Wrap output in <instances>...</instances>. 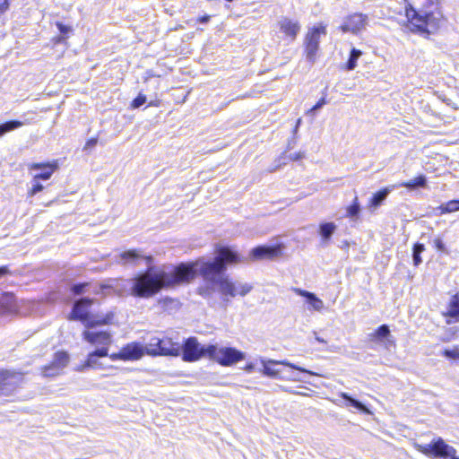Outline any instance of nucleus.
<instances>
[{"label":"nucleus","mask_w":459,"mask_h":459,"mask_svg":"<svg viewBox=\"0 0 459 459\" xmlns=\"http://www.w3.org/2000/svg\"><path fill=\"white\" fill-rule=\"evenodd\" d=\"M304 157V154L301 152L290 154V159L293 160H300Z\"/></svg>","instance_id":"de8ad7c7"},{"label":"nucleus","mask_w":459,"mask_h":459,"mask_svg":"<svg viewBox=\"0 0 459 459\" xmlns=\"http://www.w3.org/2000/svg\"><path fill=\"white\" fill-rule=\"evenodd\" d=\"M0 373H10L9 371H0Z\"/></svg>","instance_id":"6e6d98bb"},{"label":"nucleus","mask_w":459,"mask_h":459,"mask_svg":"<svg viewBox=\"0 0 459 459\" xmlns=\"http://www.w3.org/2000/svg\"><path fill=\"white\" fill-rule=\"evenodd\" d=\"M300 123H301V119L299 118V119H298L297 124H296V126H295V128H294V132H295V133L298 131V128H299V126Z\"/></svg>","instance_id":"8fccbe9b"},{"label":"nucleus","mask_w":459,"mask_h":459,"mask_svg":"<svg viewBox=\"0 0 459 459\" xmlns=\"http://www.w3.org/2000/svg\"><path fill=\"white\" fill-rule=\"evenodd\" d=\"M94 299L90 298H82L74 304L72 312L68 317L69 320H80L87 327L93 328L96 325H107L111 320L112 315H107L101 321L94 322L89 316L88 308L93 304Z\"/></svg>","instance_id":"39448f33"},{"label":"nucleus","mask_w":459,"mask_h":459,"mask_svg":"<svg viewBox=\"0 0 459 459\" xmlns=\"http://www.w3.org/2000/svg\"><path fill=\"white\" fill-rule=\"evenodd\" d=\"M23 124L18 120L7 121L0 125V137L4 134L21 127Z\"/></svg>","instance_id":"7c9ffc66"},{"label":"nucleus","mask_w":459,"mask_h":459,"mask_svg":"<svg viewBox=\"0 0 459 459\" xmlns=\"http://www.w3.org/2000/svg\"><path fill=\"white\" fill-rule=\"evenodd\" d=\"M6 298L8 299V302L12 303L13 299V296L12 294H7L6 295Z\"/></svg>","instance_id":"3c124183"},{"label":"nucleus","mask_w":459,"mask_h":459,"mask_svg":"<svg viewBox=\"0 0 459 459\" xmlns=\"http://www.w3.org/2000/svg\"><path fill=\"white\" fill-rule=\"evenodd\" d=\"M445 316L456 318V321L459 320V293L452 297L449 302L448 310Z\"/></svg>","instance_id":"bb28decb"},{"label":"nucleus","mask_w":459,"mask_h":459,"mask_svg":"<svg viewBox=\"0 0 459 459\" xmlns=\"http://www.w3.org/2000/svg\"><path fill=\"white\" fill-rule=\"evenodd\" d=\"M399 186L406 187L409 190H415L417 188H426L428 186V180L426 176L420 175L413 179L400 183Z\"/></svg>","instance_id":"4be33fe9"},{"label":"nucleus","mask_w":459,"mask_h":459,"mask_svg":"<svg viewBox=\"0 0 459 459\" xmlns=\"http://www.w3.org/2000/svg\"><path fill=\"white\" fill-rule=\"evenodd\" d=\"M291 290L297 295L304 297L312 309L321 311L324 308L323 300L317 298L315 293L299 288H292Z\"/></svg>","instance_id":"6ab92c4d"},{"label":"nucleus","mask_w":459,"mask_h":459,"mask_svg":"<svg viewBox=\"0 0 459 459\" xmlns=\"http://www.w3.org/2000/svg\"><path fill=\"white\" fill-rule=\"evenodd\" d=\"M4 13V12H2V11L0 10V17H1Z\"/></svg>","instance_id":"5fc2aeb1"},{"label":"nucleus","mask_w":459,"mask_h":459,"mask_svg":"<svg viewBox=\"0 0 459 459\" xmlns=\"http://www.w3.org/2000/svg\"><path fill=\"white\" fill-rule=\"evenodd\" d=\"M16 375H0V394H5L11 388L8 387L11 379Z\"/></svg>","instance_id":"72a5a7b5"},{"label":"nucleus","mask_w":459,"mask_h":459,"mask_svg":"<svg viewBox=\"0 0 459 459\" xmlns=\"http://www.w3.org/2000/svg\"><path fill=\"white\" fill-rule=\"evenodd\" d=\"M98 140L96 138H91L87 141L84 149L93 148L97 144Z\"/></svg>","instance_id":"c03bdc74"},{"label":"nucleus","mask_w":459,"mask_h":459,"mask_svg":"<svg viewBox=\"0 0 459 459\" xmlns=\"http://www.w3.org/2000/svg\"><path fill=\"white\" fill-rule=\"evenodd\" d=\"M57 169L56 164L50 163H31L29 165L30 170H40L33 176L34 179L48 180L51 178L55 170Z\"/></svg>","instance_id":"f3484780"},{"label":"nucleus","mask_w":459,"mask_h":459,"mask_svg":"<svg viewBox=\"0 0 459 459\" xmlns=\"http://www.w3.org/2000/svg\"><path fill=\"white\" fill-rule=\"evenodd\" d=\"M373 340H378L380 342H384L385 347L388 350L394 348L395 346L394 341L390 336V330L388 325H382L377 328V330L372 334Z\"/></svg>","instance_id":"412c9836"},{"label":"nucleus","mask_w":459,"mask_h":459,"mask_svg":"<svg viewBox=\"0 0 459 459\" xmlns=\"http://www.w3.org/2000/svg\"><path fill=\"white\" fill-rule=\"evenodd\" d=\"M283 249L282 245H274V246H258L253 249H251L249 253V260L250 261H257V260H273L274 258L279 257L281 255Z\"/></svg>","instance_id":"9d476101"},{"label":"nucleus","mask_w":459,"mask_h":459,"mask_svg":"<svg viewBox=\"0 0 459 459\" xmlns=\"http://www.w3.org/2000/svg\"><path fill=\"white\" fill-rule=\"evenodd\" d=\"M446 323H447L448 325H450V324H452V323H453V321H452L451 319H447V320H446Z\"/></svg>","instance_id":"864d4df0"},{"label":"nucleus","mask_w":459,"mask_h":459,"mask_svg":"<svg viewBox=\"0 0 459 459\" xmlns=\"http://www.w3.org/2000/svg\"><path fill=\"white\" fill-rule=\"evenodd\" d=\"M228 247H220L212 261H197L195 264H180L177 266L149 267L144 273L135 277L117 281L116 290L122 295V288L129 289L128 294L134 297L148 299L162 289L174 288L179 284L188 283L199 273L204 281H211L221 294L222 305L227 307L231 299L246 297L253 290V285L225 275L228 264L247 262Z\"/></svg>","instance_id":"f257e3e1"},{"label":"nucleus","mask_w":459,"mask_h":459,"mask_svg":"<svg viewBox=\"0 0 459 459\" xmlns=\"http://www.w3.org/2000/svg\"><path fill=\"white\" fill-rule=\"evenodd\" d=\"M146 258L149 262L152 260L151 256L144 257L142 254H140L137 250L132 249L127 250L121 253L118 256L117 262L118 264L126 265V264H137L140 259Z\"/></svg>","instance_id":"aec40b11"},{"label":"nucleus","mask_w":459,"mask_h":459,"mask_svg":"<svg viewBox=\"0 0 459 459\" xmlns=\"http://www.w3.org/2000/svg\"><path fill=\"white\" fill-rule=\"evenodd\" d=\"M210 359L221 366L230 367L246 359V354L232 347H218L209 344Z\"/></svg>","instance_id":"423d86ee"},{"label":"nucleus","mask_w":459,"mask_h":459,"mask_svg":"<svg viewBox=\"0 0 459 459\" xmlns=\"http://www.w3.org/2000/svg\"><path fill=\"white\" fill-rule=\"evenodd\" d=\"M89 286V283L83 282V283H76L72 286V291L75 295L82 294L85 291V288Z\"/></svg>","instance_id":"4c0bfd02"},{"label":"nucleus","mask_w":459,"mask_h":459,"mask_svg":"<svg viewBox=\"0 0 459 459\" xmlns=\"http://www.w3.org/2000/svg\"><path fill=\"white\" fill-rule=\"evenodd\" d=\"M336 225L333 222H323L319 225V234L324 242H327L336 230Z\"/></svg>","instance_id":"393cba45"},{"label":"nucleus","mask_w":459,"mask_h":459,"mask_svg":"<svg viewBox=\"0 0 459 459\" xmlns=\"http://www.w3.org/2000/svg\"><path fill=\"white\" fill-rule=\"evenodd\" d=\"M446 211L450 212L459 211V199L446 202Z\"/></svg>","instance_id":"58836bf2"},{"label":"nucleus","mask_w":459,"mask_h":459,"mask_svg":"<svg viewBox=\"0 0 459 459\" xmlns=\"http://www.w3.org/2000/svg\"><path fill=\"white\" fill-rule=\"evenodd\" d=\"M340 398L333 400V403L336 404L339 407H345V408H353L357 411H359L366 414H370L371 411L368 409V407L359 402V400L353 398L347 393H340L339 394Z\"/></svg>","instance_id":"2eb2a0df"},{"label":"nucleus","mask_w":459,"mask_h":459,"mask_svg":"<svg viewBox=\"0 0 459 459\" xmlns=\"http://www.w3.org/2000/svg\"><path fill=\"white\" fill-rule=\"evenodd\" d=\"M146 102V97L143 94H139L132 102V107L134 108H140Z\"/></svg>","instance_id":"ea45409f"},{"label":"nucleus","mask_w":459,"mask_h":459,"mask_svg":"<svg viewBox=\"0 0 459 459\" xmlns=\"http://www.w3.org/2000/svg\"><path fill=\"white\" fill-rule=\"evenodd\" d=\"M340 398L333 400V403L336 404L339 407H345V408H353L357 411H359L366 414H370L371 411L368 409V407L359 402V400L353 398L347 393H340L339 394Z\"/></svg>","instance_id":"4468645a"},{"label":"nucleus","mask_w":459,"mask_h":459,"mask_svg":"<svg viewBox=\"0 0 459 459\" xmlns=\"http://www.w3.org/2000/svg\"><path fill=\"white\" fill-rule=\"evenodd\" d=\"M56 26H57L59 31L63 34H66L70 31V27L65 26L60 22L56 23Z\"/></svg>","instance_id":"37998d69"},{"label":"nucleus","mask_w":459,"mask_h":459,"mask_svg":"<svg viewBox=\"0 0 459 459\" xmlns=\"http://www.w3.org/2000/svg\"><path fill=\"white\" fill-rule=\"evenodd\" d=\"M316 340L317 342H322V343H325V341L323 338L319 337V336H316Z\"/></svg>","instance_id":"603ef678"},{"label":"nucleus","mask_w":459,"mask_h":459,"mask_svg":"<svg viewBox=\"0 0 459 459\" xmlns=\"http://www.w3.org/2000/svg\"><path fill=\"white\" fill-rule=\"evenodd\" d=\"M360 213V204L358 196H355L352 204L346 209V217L352 221H358Z\"/></svg>","instance_id":"c85d7f7f"},{"label":"nucleus","mask_w":459,"mask_h":459,"mask_svg":"<svg viewBox=\"0 0 459 459\" xmlns=\"http://www.w3.org/2000/svg\"><path fill=\"white\" fill-rule=\"evenodd\" d=\"M211 16L210 15H204L198 19L199 22L201 23H207L210 21Z\"/></svg>","instance_id":"09e8293b"},{"label":"nucleus","mask_w":459,"mask_h":459,"mask_svg":"<svg viewBox=\"0 0 459 459\" xmlns=\"http://www.w3.org/2000/svg\"><path fill=\"white\" fill-rule=\"evenodd\" d=\"M446 203L439 205L437 208H436V211H439V214H445L449 213V212L446 211Z\"/></svg>","instance_id":"a18cd8bd"},{"label":"nucleus","mask_w":459,"mask_h":459,"mask_svg":"<svg viewBox=\"0 0 459 459\" xmlns=\"http://www.w3.org/2000/svg\"><path fill=\"white\" fill-rule=\"evenodd\" d=\"M143 354V347L137 342H132L123 347L119 352L111 354L110 358L113 360L117 359L123 360H136Z\"/></svg>","instance_id":"f8f14e48"},{"label":"nucleus","mask_w":459,"mask_h":459,"mask_svg":"<svg viewBox=\"0 0 459 459\" xmlns=\"http://www.w3.org/2000/svg\"><path fill=\"white\" fill-rule=\"evenodd\" d=\"M227 2H232L233 0H226Z\"/></svg>","instance_id":"13d9d810"},{"label":"nucleus","mask_w":459,"mask_h":459,"mask_svg":"<svg viewBox=\"0 0 459 459\" xmlns=\"http://www.w3.org/2000/svg\"><path fill=\"white\" fill-rule=\"evenodd\" d=\"M280 30L287 37L294 40L300 30V24L297 21H292L288 17H282L279 21Z\"/></svg>","instance_id":"a211bd4d"},{"label":"nucleus","mask_w":459,"mask_h":459,"mask_svg":"<svg viewBox=\"0 0 459 459\" xmlns=\"http://www.w3.org/2000/svg\"><path fill=\"white\" fill-rule=\"evenodd\" d=\"M10 8V0H0V10L6 13Z\"/></svg>","instance_id":"79ce46f5"},{"label":"nucleus","mask_w":459,"mask_h":459,"mask_svg":"<svg viewBox=\"0 0 459 459\" xmlns=\"http://www.w3.org/2000/svg\"><path fill=\"white\" fill-rule=\"evenodd\" d=\"M413 446L417 451L429 457L459 459V457L456 456L455 448L446 444L441 437L434 438L429 444L427 445H421L414 442Z\"/></svg>","instance_id":"20e7f679"},{"label":"nucleus","mask_w":459,"mask_h":459,"mask_svg":"<svg viewBox=\"0 0 459 459\" xmlns=\"http://www.w3.org/2000/svg\"><path fill=\"white\" fill-rule=\"evenodd\" d=\"M108 355V350L105 347L98 349L97 351L89 354L87 359L83 364L76 366L74 368L77 371L82 370H98L102 369L101 363L99 362L100 358H104Z\"/></svg>","instance_id":"ddd939ff"},{"label":"nucleus","mask_w":459,"mask_h":459,"mask_svg":"<svg viewBox=\"0 0 459 459\" xmlns=\"http://www.w3.org/2000/svg\"><path fill=\"white\" fill-rule=\"evenodd\" d=\"M459 333V327L453 326L445 328L443 333L440 336V341L444 342H449L457 338Z\"/></svg>","instance_id":"c756f323"},{"label":"nucleus","mask_w":459,"mask_h":459,"mask_svg":"<svg viewBox=\"0 0 459 459\" xmlns=\"http://www.w3.org/2000/svg\"><path fill=\"white\" fill-rule=\"evenodd\" d=\"M146 352L150 355L179 356L181 344L173 342L169 337H152L145 347Z\"/></svg>","instance_id":"0eeeda50"},{"label":"nucleus","mask_w":459,"mask_h":459,"mask_svg":"<svg viewBox=\"0 0 459 459\" xmlns=\"http://www.w3.org/2000/svg\"><path fill=\"white\" fill-rule=\"evenodd\" d=\"M389 193H390V189L389 188H384V189L377 192L376 194H374L373 196L371 197L370 201H369L368 208L372 212H374L386 199V197L389 195Z\"/></svg>","instance_id":"5701e85b"},{"label":"nucleus","mask_w":459,"mask_h":459,"mask_svg":"<svg viewBox=\"0 0 459 459\" xmlns=\"http://www.w3.org/2000/svg\"><path fill=\"white\" fill-rule=\"evenodd\" d=\"M289 368L291 370H299L300 373H314L311 370L299 368L293 364L286 363L279 360L267 359L263 357H256L248 361L245 368L246 371H258L260 373H281Z\"/></svg>","instance_id":"7ed1b4c3"},{"label":"nucleus","mask_w":459,"mask_h":459,"mask_svg":"<svg viewBox=\"0 0 459 459\" xmlns=\"http://www.w3.org/2000/svg\"><path fill=\"white\" fill-rule=\"evenodd\" d=\"M209 344L201 345L196 337L187 338L183 344H181L182 359L186 362H194L202 358L210 359Z\"/></svg>","instance_id":"6e6552de"},{"label":"nucleus","mask_w":459,"mask_h":459,"mask_svg":"<svg viewBox=\"0 0 459 459\" xmlns=\"http://www.w3.org/2000/svg\"><path fill=\"white\" fill-rule=\"evenodd\" d=\"M9 273V269L7 266H0V278Z\"/></svg>","instance_id":"49530a36"},{"label":"nucleus","mask_w":459,"mask_h":459,"mask_svg":"<svg viewBox=\"0 0 459 459\" xmlns=\"http://www.w3.org/2000/svg\"><path fill=\"white\" fill-rule=\"evenodd\" d=\"M362 56V51L359 49H357L355 48H352L351 49L349 58L347 62L344 65V69L347 71H352L357 67V61L359 59V57Z\"/></svg>","instance_id":"a878e982"},{"label":"nucleus","mask_w":459,"mask_h":459,"mask_svg":"<svg viewBox=\"0 0 459 459\" xmlns=\"http://www.w3.org/2000/svg\"><path fill=\"white\" fill-rule=\"evenodd\" d=\"M84 339L97 345L107 346L111 342V334L107 331L88 330L83 333Z\"/></svg>","instance_id":"dca6fc26"},{"label":"nucleus","mask_w":459,"mask_h":459,"mask_svg":"<svg viewBox=\"0 0 459 459\" xmlns=\"http://www.w3.org/2000/svg\"><path fill=\"white\" fill-rule=\"evenodd\" d=\"M271 376H272V377H277L278 375H276V374H273V375H271Z\"/></svg>","instance_id":"4d7b16f0"},{"label":"nucleus","mask_w":459,"mask_h":459,"mask_svg":"<svg viewBox=\"0 0 459 459\" xmlns=\"http://www.w3.org/2000/svg\"><path fill=\"white\" fill-rule=\"evenodd\" d=\"M69 363V355L65 351H57L55 353L51 366L48 368L63 369Z\"/></svg>","instance_id":"b1692460"},{"label":"nucleus","mask_w":459,"mask_h":459,"mask_svg":"<svg viewBox=\"0 0 459 459\" xmlns=\"http://www.w3.org/2000/svg\"><path fill=\"white\" fill-rule=\"evenodd\" d=\"M405 14L413 27L411 30L420 33L435 32L439 28L442 20V14L439 12L416 11L411 4L406 6Z\"/></svg>","instance_id":"f03ea898"},{"label":"nucleus","mask_w":459,"mask_h":459,"mask_svg":"<svg viewBox=\"0 0 459 459\" xmlns=\"http://www.w3.org/2000/svg\"><path fill=\"white\" fill-rule=\"evenodd\" d=\"M325 104H326L325 98V97H323V98H321V99L317 101V103H316L313 108H311L307 111V113H308V114H312V113L316 112V110H318V109L322 108H323V106H324V105H325Z\"/></svg>","instance_id":"a19ab883"},{"label":"nucleus","mask_w":459,"mask_h":459,"mask_svg":"<svg viewBox=\"0 0 459 459\" xmlns=\"http://www.w3.org/2000/svg\"><path fill=\"white\" fill-rule=\"evenodd\" d=\"M159 306L161 309L164 311L172 312L174 310L178 309L179 307V301L176 299L172 298H164L158 301Z\"/></svg>","instance_id":"cd10ccee"},{"label":"nucleus","mask_w":459,"mask_h":459,"mask_svg":"<svg viewBox=\"0 0 459 459\" xmlns=\"http://www.w3.org/2000/svg\"><path fill=\"white\" fill-rule=\"evenodd\" d=\"M206 281V284L204 286H202L199 288L198 292L199 294L204 298V299H211L212 297V294L215 290H217L216 285L212 283L211 281Z\"/></svg>","instance_id":"2f4dec72"},{"label":"nucleus","mask_w":459,"mask_h":459,"mask_svg":"<svg viewBox=\"0 0 459 459\" xmlns=\"http://www.w3.org/2000/svg\"><path fill=\"white\" fill-rule=\"evenodd\" d=\"M325 34L326 29L323 25L314 27L311 31L307 34L305 39L306 56L310 63L316 61V52L319 48L320 36Z\"/></svg>","instance_id":"1a4fd4ad"},{"label":"nucleus","mask_w":459,"mask_h":459,"mask_svg":"<svg viewBox=\"0 0 459 459\" xmlns=\"http://www.w3.org/2000/svg\"><path fill=\"white\" fill-rule=\"evenodd\" d=\"M425 250V247L421 243H416L413 246V252H412V259L414 265L418 266L421 264L422 260L420 257V254Z\"/></svg>","instance_id":"473e14b6"},{"label":"nucleus","mask_w":459,"mask_h":459,"mask_svg":"<svg viewBox=\"0 0 459 459\" xmlns=\"http://www.w3.org/2000/svg\"><path fill=\"white\" fill-rule=\"evenodd\" d=\"M39 181V179H34V178H32V187L28 192L30 196H33L44 189L43 185Z\"/></svg>","instance_id":"c9c22d12"},{"label":"nucleus","mask_w":459,"mask_h":459,"mask_svg":"<svg viewBox=\"0 0 459 459\" xmlns=\"http://www.w3.org/2000/svg\"><path fill=\"white\" fill-rule=\"evenodd\" d=\"M442 355L447 359L459 362V346H454L452 349H445Z\"/></svg>","instance_id":"f704fd0d"},{"label":"nucleus","mask_w":459,"mask_h":459,"mask_svg":"<svg viewBox=\"0 0 459 459\" xmlns=\"http://www.w3.org/2000/svg\"><path fill=\"white\" fill-rule=\"evenodd\" d=\"M433 245L437 251L446 254V255L449 254V251H448L446 246L445 245V243L443 242V240L440 238H436L433 240Z\"/></svg>","instance_id":"e433bc0d"},{"label":"nucleus","mask_w":459,"mask_h":459,"mask_svg":"<svg viewBox=\"0 0 459 459\" xmlns=\"http://www.w3.org/2000/svg\"><path fill=\"white\" fill-rule=\"evenodd\" d=\"M368 23V16L363 13H353L347 16L340 29L342 32H351L357 34L362 29L366 27Z\"/></svg>","instance_id":"9b49d317"}]
</instances>
